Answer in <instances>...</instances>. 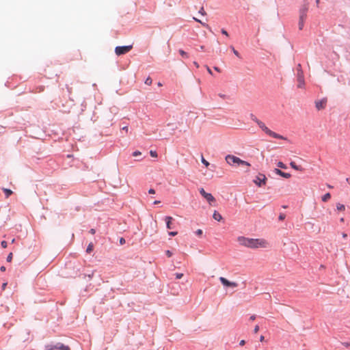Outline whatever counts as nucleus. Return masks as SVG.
Returning <instances> with one entry per match:
<instances>
[{"label": "nucleus", "mask_w": 350, "mask_h": 350, "mask_svg": "<svg viewBox=\"0 0 350 350\" xmlns=\"http://www.w3.org/2000/svg\"><path fill=\"white\" fill-rule=\"evenodd\" d=\"M237 241L240 245L252 249L266 248L269 246V243L263 239H250L245 237H239Z\"/></svg>", "instance_id": "f257e3e1"}, {"label": "nucleus", "mask_w": 350, "mask_h": 350, "mask_svg": "<svg viewBox=\"0 0 350 350\" xmlns=\"http://www.w3.org/2000/svg\"><path fill=\"white\" fill-rule=\"evenodd\" d=\"M225 160H226V163L231 166L242 165V166H246L247 167H249L250 166V163H249L248 162H247L245 161H243L241 159H239V157H237L234 155H232V154H228L226 157Z\"/></svg>", "instance_id": "f03ea898"}, {"label": "nucleus", "mask_w": 350, "mask_h": 350, "mask_svg": "<svg viewBox=\"0 0 350 350\" xmlns=\"http://www.w3.org/2000/svg\"><path fill=\"white\" fill-rule=\"evenodd\" d=\"M253 120L255 121L257 124L258 125V126L267 135H269V136L272 137H274V138H276V139H285V138L282 136V135H280L272 131H271L266 125L264 122H262V121L258 120L256 118H253Z\"/></svg>", "instance_id": "7ed1b4c3"}, {"label": "nucleus", "mask_w": 350, "mask_h": 350, "mask_svg": "<svg viewBox=\"0 0 350 350\" xmlns=\"http://www.w3.org/2000/svg\"><path fill=\"white\" fill-rule=\"evenodd\" d=\"M297 81H298L297 87L299 88H302L304 86V72L302 71L301 64L297 65Z\"/></svg>", "instance_id": "20e7f679"}, {"label": "nucleus", "mask_w": 350, "mask_h": 350, "mask_svg": "<svg viewBox=\"0 0 350 350\" xmlns=\"http://www.w3.org/2000/svg\"><path fill=\"white\" fill-rule=\"evenodd\" d=\"M133 49V45L116 46L115 53L117 55H122L129 53Z\"/></svg>", "instance_id": "39448f33"}, {"label": "nucleus", "mask_w": 350, "mask_h": 350, "mask_svg": "<svg viewBox=\"0 0 350 350\" xmlns=\"http://www.w3.org/2000/svg\"><path fill=\"white\" fill-rule=\"evenodd\" d=\"M266 182H267V178H266L265 175H264L262 174H259L258 176H256V178L254 180V183L258 187L265 185Z\"/></svg>", "instance_id": "423d86ee"}, {"label": "nucleus", "mask_w": 350, "mask_h": 350, "mask_svg": "<svg viewBox=\"0 0 350 350\" xmlns=\"http://www.w3.org/2000/svg\"><path fill=\"white\" fill-rule=\"evenodd\" d=\"M308 10V3H306L303 5V7L299 10V19L300 21H306L307 18V12Z\"/></svg>", "instance_id": "0eeeda50"}, {"label": "nucleus", "mask_w": 350, "mask_h": 350, "mask_svg": "<svg viewBox=\"0 0 350 350\" xmlns=\"http://www.w3.org/2000/svg\"><path fill=\"white\" fill-rule=\"evenodd\" d=\"M219 280L221 282V284L225 286L235 288L238 286V284L237 282H230L224 277H220Z\"/></svg>", "instance_id": "6e6552de"}, {"label": "nucleus", "mask_w": 350, "mask_h": 350, "mask_svg": "<svg viewBox=\"0 0 350 350\" xmlns=\"http://www.w3.org/2000/svg\"><path fill=\"white\" fill-rule=\"evenodd\" d=\"M327 100L326 98H324L319 100L315 101V107L317 110H321L325 108L327 105Z\"/></svg>", "instance_id": "1a4fd4ad"}, {"label": "nucleus", "mask_w": 350, "mask_h": 350, "mask_svg": "<svg viewBox=\"0 0 350 350\" xmlns=\"http://www.w3.org/2000/svg\"><path fill=\"white\" fill-rule=\"evenodd\" d=\"M203 197L207 200V202L212 205L213 203L215 202V198L213 197V196L211 193H206L203 196Z\"/></svg>", "instance_id": "9d476101"}, {"label": "nucleus", "mask_w": 350, "mask_h": 350, "mask_svg": "<svg viewBox=\"0 0 350 350\" xmlns=\"http://www.w3.org/2000/svg\"><path fill=\"white\" fill-rule=\"evenodd\" d=\"M55 350H70V347L68 345H65L63 343L57 342L56 345H54Z\"/></svg>", "instance_id": "9b49d317"}, {"label": "nucleus", "mask_w": 350, "mask_h": 350, "mask_svg": "<svg viewBox=\"0 0 350 350\" xmlns=\"http://www.w3.org/2000/svg\"><path fill=\"white\" fill-rule=\"evenodd\" d=\"M165 222H166V227L167 229L172 228V221L174 220L173 217L171 216H166L164 218Z\"/></svg>", "instance_id": "f8f14e48"}, {"label": "nucleus", "mask_w": 350, "mask_h": 350, "mask_svg": "<svg viewBox=\"0 0 350 350\" xmlns=\"http://www.w3.org/2000/svg\"><path fill=\"white\" fill-rule=\"evenodd\" d=\"M275 173L277 174H278V175L284 177V178H288L291 177V174H290L281 171L280 170L275 169Z\"/></svg>", "instance_id": "ddd939ff"}, {"label": "nucleus", "mask_w": 350, "mask_h": 350, "mask_svg": "<svg viewBox=\"0 0 350 350\" xmlns=\"http://www.w3.org/2000/svg\"><path fill=\"white\" fill-rule=\"evenodd\" d=\"M213 217L215 220L218 221L222 219V216L216 211H215Z\"/></svg>", "instance_id": "4468645a"}, {"label": "nucleus", "mask_w": 350, "mask_h": 350, "mask_svg": "<svg viewBox=\"0 0 350 350\" xmlns=\"http://www.w3.org/2000/svg\"><path fill=\"white\" fill-rule=\"evenodd\" d=\"M336 210L338 211H344L345 210V206L342 204H336Z\"/></svg>", "instance_id": "2eb2a0df"}, {"label": "nucleus", "mask_w": 350, "mask_h": 350, "mask_svg": "<svg viewBox=\"0 0 350 350\" xmlns=\"http://www.w3.org/2000/svg\"><path fill=\"white\" fill-rule=\"evenodd\" d=\"M330 198H331V194L329 193H327L322 196V201L327 202L330 199Z\"/></svg>", "instance_id": "dca6fc26"}, {"label": "nucleus", "mask_w": 350, "mask_h": 350, "mask_svg": "<svg viewBox=\"0 0 350 350\" xmlns=\"http://www.w3.org/2000/svg\"><path fill=\"white\" fill-rule=\"evenodd\" d=\"M3 191L6 196V198H8L12 194V191L9 189H3Z\"/></svg>", "instance_id": "f3484780"}, {"label": "nucleus", "mask_w": 350, "mask_h": 350, "mask_svg": "<svg viewBox=\"0 0 350 350\" xmlns=\"http://www.w3.org/2000/svg\"><path fill=\"white\" fill-rule=\"evenodd\" d=\"M93 249H94V245H93L92 243H89V245H88L87 249H86V252L87 253H90V252H92Z\"/></svg>", "instance_id": "a211bd4d"}, {"label": "nucleus", "mask_w": 350, "mask_h": 350, "mask_svg": "<svg viewBox=\"0 0 350 350\" xmlns=\"http://www.w3.org/2000/svg\"><path fill=\"white\" fill-rule=\"evenodd\" d=\"M193 20L196 21V22H198L200 23H201L204 27L208 28V29H210L209 26L208 24L205 23H202L200 20L198 19L196 17H193Z\"/></svg>", "instance_id": "6ab92c4d"}, {"label": "nucleus", "mask_w": 350, "mask_h": 350, "mask_svg": "<svg viewBox=\"0 0 350 350\" xmlns=\"http://www.w3.org/2000/svg\"><path fill=\"white\" fill-rule=\"evenodd\" d=\"M178 52H179L180 55L182 57H185V58H188V57H189L188 54H187L185 51H183V50H182V49H180V50L178 51Z\"/></svg>", "instance_id": "aec40b11"}, {"label": "nucleus", "mask_w": 350, "mask_h": 350, "mask_svg": "<svg viewBox=\"0 0 350 350\" xmlns=\"http://www.w3.org/2000/svg\"><path fill=\"white\" fill-rule=\"evenodd\" d=\"M290 165H291V167H292V168H293V169H295V170H300L299 167V166H297V165L295 164V162H291V163H290Z\"/></svg>", "instance_id": "412c9836"}, {"label": "nucleus", "mask_w": 350, "mask_h": 350, "mask_svg": "<svg viewBox=\"0 0 350 350\" xmlns=\"http://www.w3.org/2000/svg\"><path fill=\"white\" fill-rule=\"evenodd\" d=\"M304 21H300L299 20V29L301 30L304 28Z\"/></svg>", "instance_id": "4be33fe9"}, {"label": "nucleus", "mask_w": 350, "mask_h": 350, "mask_svg": "<svg viewBox=\"0 0 350 350\" xmlns=\"http://www.w3.org/2000/svg\"><path fill=\"white\" fill-rule=\"evenodd\" d=\"M152 79H151L150 77H148V78L146 79V81H145V83H146V85H151V84H152Z\"/></svg>", "instance_id": "5701e85b"}, {"label": "nucleus", "mask_w": 350, "mask_h": 350, "mask_svg": "<svg viewBox=\"0 0 350 350\" xmlns=\"http://www.w3.org/2000/svg\"><path fill=\"white\" fill-rule=\"evenodd\" d=\"M150 154L151 157H154V158L157 157V156H158L157 152L155 150H150Z\"/></svg>", "instance_id": "b1692460"}, {"label": "nucleus", "mask_w": 350, "mask_h": 350, "mask_svg": "<svg viewBox=\"0 0 350 350\" xmlns=\"http://www.w3.org/2000/svg\"><path fill=\"white\" fill-rule=\"evenodd\" d=\"M45 350H55L54 345H49L45 346Z\"/></svg>", "instance_id": "393cba45"}, {"label": "nucleus", "mask_w": 350, "mask_h": 350, "mask_svg": "<svg viewBox=\"0 0 350 350\" xmlns=\"http://www.w3.org/2000/svg\"><path fill=\"white\" fill-rule=\"evenodd\" d=\"M202 163L206 166V167H208L209 165V163L204 159V158L202 157Z\"/></svg>", "instance_id": "a878e982"}, {"label": "nucleus", "mask_w": 350, "mask_h": 350, "mask_svg": "<svg viewBox=\"0 0 350 350\" xmlns=\"http://www.w3.org/2000/svg\"><path fill=\"white\" fill-rule=\"evenodd\" d=\"M199 13L203 16L206 15V12H205L204 9L203 7H202L200 10H199Z\"/></svg>", "instance_id": "bb28decb"}, {"label": "nucleus", "mask_w": 350, "mask_h": 350, "mask_svg": "<svg viewBox=\"0 0 350 350\" xmlns=\"http://www.w3.org/2000/svg\"><path fill=\"white\" fill-rule=\"evenodd\" d=\"M141 154H142V152L140 151H138V150H136V151L133 152V157H137V156H139Z\"/></svg>", "instance_id": "cd10ccee"}, {"label": "nucleus", "mask_w": 350, "mask_h": 350, "mask_svg": "<svg viewBox=\"0 0 350 350\" xmlns=\"http://www.w3.org/2000/svg\"><path fill=\"white\" fill-rule=\"evenodd\" d=\"M12 255H13V254H12V252H10V253L8 254V257H7V261H8V262H11V261H12Z\"/></svg>", "instance_id": "c85d7f7f"}, {"label": "nucleus", "mask_w": 350, "mask_h": 350, "mask_svg": "<svg viewBox=\"0 0 350 350\" xmlns=\"http://www.w3.org/2000/svg\"><path fill=\"white\" fill-rule=\"evenodd\" d=\"M231 49H232V51H233L234 54L236 56H237V57H239L240 56H239V52H238L237 50H235V49H234L233 46H231Z\"/></svg>", "instance_id": "c756f323"}, {"label": "nucleus", "mask_w": 350, "mask_h": 350, "mask_svg": "<svg viewBox=\"0 0 350 350\" xmlns=\"http://www.w3.org/2000/svg\"><path fill=\"white\" fill-rule=\"evenodd\" d=\"M278 166L279 167H281V168H283V169H286V165L282 162H279L278 163Z\"/></svg>", "instance_id": "7c9ffc66"}, {"label": "nucleus", "mask_w": 350, "mask_h": 350, "mask_svg": "<svg viewBox=\"0 0 350 350\" xmlns=\"http://www.w3.org/2000/svg\"><path fill=\"white\" fill-rule=\"evenodd\" d=\"M1 245L2 247H3V248H6L8 246V243L5 241H1Z\"/></svg>", "instance_id": "2f4dec72"}, {"label": "nucleus", "mask_w": 350, "mask_h": 350, "mask_svg": "<svg viewBox=\"0 0 350 350\" xmlns=\"http://www.w3.org/2000/svg\"><path fill=\"white\" fill-rule=\"evenodd\" d=\"M183 276V273H176V278L180 279Z\"/></svg>", "instance_id": "473e14b6"}, {"label": "nucleus", "mask_w": 350, "mask_h": 350, "mask_svg": "<svg viewBox=\"0 0 350 350\" xmlns=\"http://www.w3.org/2000/svg\"><path fill=\"white\" fill-rule=\"evenodd\" d=\"M221 32L222 34L225 35L226 36H229L228 33L227 32V31L225 30L224 29H222L221 30Z\"/></svg>", "instance_id": "72a5a7b5"}, {"label": "nucleus", "mask_w": 350, "mask_h": 350, "mask_svg": "<svg viewBox=\"0 0 350 350\" xmlns=\"http://www.w3.org/2000/svg\"><path fill=\"white\" fill-rule=\"evenodd\" d=\"M199 191L202 196L206 193L203 188H200Z\"/></svg>", "instance_id": "f704fd0d"}, {"label": "nucleus", "mask_w": 350, "mask_h": 350, "mask_svg": "<svg viewBox=\"0 0 350 350\" xmlns=\"http://www.w3.org/2000/svg\"><path fill=\"white\" fill-rule=\"evenodd\" d=\"M196 234L198 235V236H201L202 234V230L201 229H198L196 232Z\"/></svg>", "instance_id": "c9c22d12"}, {"label": "nucleus", "mask_w": 350, "mask_h": 350, "mask_svg": "<svg viewBox=\"0 0 350 350\" xmlns=\"http://www.w3.org/2000/svg\"><path fill=\"white\" fill-rule=\"evenodd\" d=\"M165 254L168 256V257H171L172 256V253L170 251V250H167L165 252Z\"/></svg>", "instance_id": "e433bc0d"}, {"label": "nucleus", "mask_w": 350, "mask_h": 350, "mask_svg": "<svg viewBox=\"0 0 350 350\" xmlns=\"http://www.w3.org/2000/svg\"><path fill=\"white\" fill-rule=\"evenodd\" d=\"M120 245H123L125 243V239L123 237H121L120 239Z\"/></svg>", "instance_id": "4c0bfd02"}, {"label": "nucleus", "mask_w": 350, "mask_h": 350, "mask_svg": "<svg viewBox=\"0 0 350 350\" xmlns=\"http://www.w3.org/2000/svg\"><path fill=\"white\" fill-rule=\"evenodd\" d=\"M258 331H259V326L258 325H256L255 327H254V333L256 334Z\"/></svg>", "instance_id": "58836bf2"}, {"label": "nucleus", "mask_w": 350, "mask_h": 350, "mask_svg": "<svg viewBox=\"0 0 350 350\" xmlns=\"http://www.w3.org/2000/svg\"><path fill=\"white\" fill-rule=\"evenodd\" d=\"M148 193H149L150 194H154V193H155V191H154V189H150L148 190Z\"/></svg>", "instance_id": "ea45409f"}, {"label": "nucleus", "mask_w": 350, "mask_h": 350, "mask_svg": "<svg viewBox=\"0 0 350 350\" xmlns=\"http://www.w3.org/2000/svg\"><path fill=\"white\" fill-rule=\"evenodd\" d=\"M177 234H178V232H169V234H170V236H176Z\"/></svg>", "instance_id": "a19ab883"}, {"label": "nucleus", "mask_w": 350, "mask_h": 350, "mask_svg": "<svg viewBox=\"0 0 350 350\" xmlns=\"http://www.w3.org/2000/svg\"><path fill=\"white\" fill-rule=\"evenodd\" d=\"M284 218H285V215H283V214H281V215L279 216V219H280V220H283V219H284Z\"/></svg>", "instance_id": "79ce46f5"}, {"label": "nucleus", "mask_w": 350, "mask_h": 350, "mask_svg": "<svg viewBox=\"0 0 350 350\" xmlns=\"http://www.w3.org/2000/svg\"><path fill=\"white\" fill-rule=\"evenodd\" d=\"M206 67V70H207L208 72L211 75H213L212 70L210 69V68L207 66Z\"/></svg>", "instance_id": "37998d69"}, {"label": "nucleus", "mask_w": 350, "mask_h": 350, "mask_svg": "<svg viewBox=\"0 0 350 350\" xmlns=\"http://www.w3.org/2000/svg\"><path fill=\"white\" fill-rule=\"evenodd\" d=\"M245 344V341L244 340H241L239 342L241 346H243Z\"/></svg>", "instance_id": "c03bdc74"}, {"label": "nucleus", "mask_w": 350, "mask_h": 350, "mask_svg": "<svg viewBox=\"0 0 350 350\" xmlns=\"http://www.w3.org/2000/svg\"><path fill=\"white\" fill-rule=\"evenodd\" d=\"M6 286H7V282H4L3 284H2V290H5V288H6Z\"/></svg>", "instance_id": "a18cd8bd"}, {"label": "nucleus", "mask_w": 350, "mask_h": 350, "mask_svg": "<svg viewBox=\"0 0 350 350\" xmlns=\"http://www.w3.org/2000/svg\"><path fill=\"white\" fill-rule=\"evenodd\" d=\"M123 131H125L126 133L128 132V130H129V128L127 126H125L124 127H122V129Z\"/></svg>", "instance_id": "49530a36"}, {"label": "nucleus", "mask_w": 350, "mask_h": 350, "mask_svg": "<svg viewBox=\"0 0 350 350\" xmlns=\"http://www.w3.org/2000/svg\"><path fill=\"white\" fill-rule=\"evenodd\" d=\"M90 232L92 234H95V232H96V231H95V230H94V229L92 228V229H90Z\"/></svg>", "instance_id": "de8ad7c7"}, {"label": "nucleus", "mask_w": 350, "mask_h": 350, "mask_svg": "<svg viewBox=\"0 0 350 350\" xmlns=\"http://www.w3.org/2000/svg\"><path fill=\"white\" fill-rule=\"evenodd\" d=\"M343 345H345L347 347H350V342H345L343 343Z\"/></svg>", "instance_id": "09e8293b"}, {"label": "nucleus", "mask_w": 350, "mask_h": 350, "mask_svg": "<svg viewBox=\"0 0 350 350\" xmlns=\"http://www.w3.org/2000/svg\"><path fill=\"white\" fill-rule=\"evenodd\" d=\"M0 270H1V271H5V267L4 266H1V267H0Z\"/></svg>", "instance_id": "8fccbe9b"}, {"label": "nucleus", "mask_w": 350, "mask_h": 350, "mask_svg": "<svg viewBox=\"0 0 350 350\" xmlns=\"http://www.w3.org/2000/svg\"><path fill=\"white\" fill-rule=\"evenodd\" d=\"M214 69H215V70H216V71H217V72H221L220 68H219L218 67H214Z\"/></svg>", "instance_id": "3c124183"}, {"label": "nucleus", "mask_w": 350, "mask_h": 350, "mask_svg": "<svg viewBox=\"0 0 350 350\" xmlns=\"http://www.w3.org/2000/svg\"><path fill=\"white\" fill-rule=\"evenodd\" d=\"M256 319L255 315H252L250 317V320L254 321Z\"/></svg>", "instance_id": "603ef678"}, {"label": "nucleus", "mask_w": 350, "mask_h": 350, "mask_svg": "<svg viewBox=\"0 0 350 350\" xmlns=\"http://www.w3.org/2000/svg\"><path fill=\"white\" fill-rule=\"evenodd\" d=\"M193 64H194L197 68H198V67H199V64H198V62H193Z\"/></svg>", "instance_id": "864d4df0"}, {"label": "nucleus", "mask_w": 350, "mask_h": 350, "mask_svg": "<svg viewBox=\"0 0 350 350\" xmlns=\"http://www.w3.org/2000/svg\"><path fill=\"white\" fill-rule=\"evenodd\" d=\"M342 237L346 239L347 237V234L346 233H342Z\"/></svg>", "instance_id": "5fc2aeb1"}, {"label": "nucleus", "mask_w": 350, "mask_h": 350, "mask_svg": "<svg viewBox=\"0 0 350 350\" xmlns=\"http://www.w3.org/2000/svg\"><path fill=\"white\" fill-rule=\"evenodd\" d=\"M264 339H265V337H264L263 336H261L260 337V340L261 342H262V341H263V340H264Z\"/></svg>", "instance_id": "6e6d98bb"}, {"label": "nucleus", "mask_w": 350, "mask_h": 350, "mask_svg": "<svg viewBox=\"0 0 350 350\" xmlns=\"http://www.w3.org/2000/svg\"><path fill=\"white\" fill-rule=\"evenodd\" d=\"M159 203H160V201H159V200H156V201H154V204H159Z\"/></svg>", "instance_id": "4d7b16f0"}, {"label": "nucleus", "mask_w": 350, "mask_h": 350, "mask_svg": "<svg viewBox=\"0 0 350 350\" xmlns=\"http://www.w3.org/2000/svg\"><path fill=\"white\" fill-rule=\"evenodd\" d=\"M347 182L350 185V178H347L346 179Z\"/></svg>", "instance_id": "13d9d810"}, {"label": "nucleus", "mask_w": 350, "mask_h": 350, "mask_svg": "<svg viewBox=\"0 0 350 350\" xmlns=\"http://www.w3.org/2000/svg\"><path fill=\"white\" fill-rule=\"evenodd\" d=\"M316 3H317V5L319 6V0H316Z\"/></svg>", "instance_id": "bf43d9fd"}, {"label": "nucleus", "mask_w": 350, "mask_h": 350, "mask_svg": "<svg viewBox=\"0 0 350 350\" xmlns=\"http://www.w3.org/2000/svg\"><path fill=\"white\" fill-rule=\"evenodd\" d=\"M340 222H344L345 219L343 217H342V218H340Z\"/></svg>", "instance_id": "052dcab7"}, {"label": "nucleus", "mask_w": 350, "mask_h": 350, "mask_svg": "<svg viewBox=\"0 0 350 350\" xmlns=\"http://www.w3.org/2000/svg\"><path fill=\"white\" fill-rule=\"evenodd\" d=\"M204 46H200V49H201L202 50H204Z\"/></svg>", "instance_id": "680f3d73"}, {"label": "nucleus", "mask_w": 350, "mask_h": 350, "mask_svg": "<svg viewBox=\"0 0 350 350\" xmlns=\"http://www.w3.org/2000/svg\"><path fill=\"white\" fill-rule=\"evenodd\" d=\"M14 241H15V239H13L12 240V243H14Z\"/></svg>", "instance_id": "e2e57ef3"}]
</instances>
